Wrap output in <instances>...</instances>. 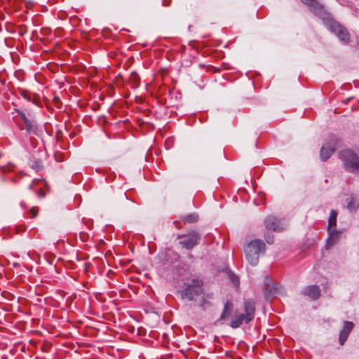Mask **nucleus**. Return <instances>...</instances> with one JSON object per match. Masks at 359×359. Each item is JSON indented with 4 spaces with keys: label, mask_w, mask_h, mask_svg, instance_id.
<instances>
[{
    "label": "nucleus",
    "mask_w": 359,
    "mask_h": 359,
    "mask_svg": "<svg viewBox=\"0 0 359 359\" xmlns=\"http://www.w3.org/2000/svg\"><path fill=\"white\" fill-rule=\"evenodd\" d=\"M301 1L313 7L315 14L322 19L326 28L334 34L342 44L347 45L349 43L350 34L348 29L334 20L316 0H301Z\"/></svg>",
    "instance_id": "f257e3e1"
},
{
    "label": "nucleus",
    "mask_w": 359,
    "mask_h": 359,
    "mask_svg": "<svg viewBox=\"0 0 359 359\" xmlns=\"http://www.w3.org/2000/svg\"><path fill=\"white\" fill-rule=\"evenodd\" d=\"M245 313H238L236 311L234 316L230 323V326L233 329H237L241 326L243 322L246 324L250 323L255 318V303L252 299L246 300L244 302Z\"/></svg>",
    "instance_id": "f03ea898"
},
{
    "label": "nucleus",
    "mask_w": 359,
    "mask_h": 359,
    "mask_svg": "<svg viewBox=\"0 0 359 359\" xmlns=\"http://www.w3.org/2000/svg\"><path fill=\"white\" fill-rule=\"evenodd\" d=\"M266 250V245L260 239L251 241L244 248L246 259L252 266H256L259 262L261 253L264 254Z\"/></svg>",
    "instance_id": "7ed1b4c3"
},
{
    "label": "nucleus",
    "mask_w": 359,
    "mask_h": 359,
    "mask_svg": "<svg viewBox=\"0 0 359 359\" xmlns=\"http://www.w3.org/2000/svg\"><path fill=\"white\" fill-rule=\"evenodd\" d=\"M182 299L195 301L196 297L203 294V282L198 279H193L190 283L184 284V289L178 291Z\"/></svg>",
    "instance_id": "20e7f679"
},
{
    "label": "nucleus",
    "mask_w": 359,
    "mask_h": 359,
    "mask_svg": "<svg viewBox=\"0 0 359 359\" xmlns=\"http://www.w3.org/2000/svg\"><path fill=\"white\" fill-rule=\"evenodd\" d=\"M339 158L344 163L346 171L355 173L359 170L358 155L351 149H344L339 153Z\"/></svg>",
    "instance_id": "39448f33"
},
{
    "label": "nucleus",
    "mask_w": 359,
    "mask_h": 359,
    "mask_svg": "<svg viewBox=\"0 0 359 359\" xmlns=\"http://www.w3.org/2000/svg\"><path fill=\"white\" fill-rule=\"evenodd\" d=\"M339 140L338 137L332 135L329 137L328 140L322 146L320 156L323 161H327L334 152L337 147L339 146Z\"/></svg>",
    "instance_id": "423d86ee"
},
{
    "label": "nucleus",
    "mask_w": 359,
    "mask_h": 359,
    "mask_svg": "<svg viewBox=\"0 0 359 359\" xmlns=\"http://www.w3.org/2000/svg\"><path fill=\"white\" fill-rule=\"evenodd\" d=\"M180 243L186 249L190 250L196 246L201 240V236L196 231H192L188 235L182 236Z\"/></svg>",
    "instance_id": "0eeeda50"
},
{
    "label": "nucleus",
    "mask_w": 359,
    "mask_h": 359,
    "mask_svg": "<svg viewBox=\"0 0 359 359\" xmlns=\"http://www.w3.org/2000/svg\"><path fill=\"white\" fill-rule=\"evenodd\" d=\"M282 289L283 288L280 285L272 283L271 278L269 276H266L264 294L265 299L267 301L269 300L271 297L280 294L282 291Z\"/></svg>",
    "instance_id": "6e6552de"
},
{
    "label": "nucleus",
    "mask_w": 359,
    "mask_h": 359,
    "mask_svg": "<svg viewBox=\"0 0 359 359\" xmlns=\"http://www.w3.org/2000/svg\"><path fill=\"white\" fill-rule=\"evenodd\" d=\"M233 304L229 301H226L224 305V308H223L222 312L220 315V317L218 320H217V321L215 322V324H217V325L225 324L226 322L229 320V317L231 316V314L233 313Z\"/></svg>",
    "instance_id": "1a4fd4ad"
},
{
    "label": "nucleus",
    "mask_w": 359,
    "mask_h": 359,
    "mask_svg": "<svg viewBox=\"0 0 359 359\" xmlns=\"http://www.w3.org/2000/svg\"><path fill=\"white\" fill-rule=\"evenodd\" d=\"M265 227L273 231H281L283 227L281 226L280 220L273 215H269L264 220Z\"/></svg>",
    "instance_id": "9d476101"
},
{
    "label": "nucleus",
    "mask_w": 359,
    "mask_h": 359,
    "mask_svg": "<svg viewBox=\"0 0 359 359\" xmlns=\"http://www.w3.org/2000/svg\"><path fill=\"white\" fill-rule=\"evenodd\" d=\"M344 326L342 330L340 331L339 336V342L340 345H344L346 342L349 334L352 331L354 324L352 322L344 320L343 322Z\"/></svg>",
    "instance_id": "9b49d317"
},
{
    "label": "nucleus",
    "mask_w": 359,
    "mask_h": 359,
    "mask_svg": "<svg viewBox=\"0 0 359 359\" xmlns=\"http://www.w3.org/2000/svg\"><path fill=\"white\" fill-rule=\"evenodd\" d=\"M329 236L326 241V248H329L330 247L334 245L341 238L342 234L341 230H337L336 229H327Z\"/></svg>",
    "instance_id": "f8f14e48"
},
{
    "label": "nucleus",
    "mask_w": 359,
    "mask_h": 359,
    "mask_svg": "<svg viewBox=\"0 0 359 359\" xmlns=\"http://www.w3.org/2000/svg\"><path fill=\"white\" fill-rule=\"evenodd\" d=\"M302 293L313 300H317L321 294L320 289L316 285L305 287L302 290Z\"/></svg>",
    "instance_id": "ddd939ff"
},
{
    "label": "nucleus",
    "mask_w": 359,
    "mask_h": 359,
    "mask_svg": "<svg viewBox=\"0 0 359 359\" xmlns=\"http://www.w3.org/2000/svg\"><path fill=\"white\" fill-rule=\"evenodd\" d=\"M25 128L28 134L37 135L38 127L35 121L27 119V121L23 122Z\"/></svg>",
    "instance_id": "4468645a"
},
{
    "label": "nucleus",
    "mask_w": 359,
    "mask_h": 359,
    "mask_svg": "<svg viewBox=\"0 0 359 359\" xmlns=\"http://www.w3.org/2000/svg\"><path fill=\"white\" fill-rule=\"evenodd\" d=\"M337 212L334 210H332L328 219L327 229L335 227L337 226Z\"/></svg>",
    "instance_id": "2eb2a0df"
},
{
    "label": "nucleus",
    "mask_w": 359,
    "mask_h": 359,
    "mask_svg": "<svg viewBox=\"0 0 359 359\" xmlns=\"http://www.w3.org/2000/svg\"><path fill=\"white\" fill-rule=\"evenodd\" d=\"M182 219L187 223H195L198 219V215L196 213H190L182 217Z\"/></svg>",
    "instance_id": "dca6fc26"
},
{
    "label": "nucleus",
    "mask_w": 359,
    "mask_h": 359,
    "mask_svg": "<svg viewBox=\"0 0 359 359\" xmlns=\"http://www.w3.org/2000/svg\"><path fill=\"white\" fill-rule=\"evenodd\" d=\"M199 306L203 310H206L208 307L211 306V304L210 302L205 299L204 296H203L201 299Z\"/></svg>",
    "instance_id": "f3484780"
},
{
    "label": "nucleus",
    "mask_w": 359,
    "mask_h": 359,
    "mask_svg": "<svg viewBox=\"0 0 359 359\" xmlns=\"http://www.w3.org/2000/svg\"><path fill=\"white\" fill-rule=\"evenodd\" d=\"M358 208V204H356L354 200H351L347 204V209L350 211H355Z\"/></svg>",
    "instance_id": "a211bd4d"
},
{
    "label": "nucleus",
    "mask_w": 359,
    "mask_h": 359,
    "mask_svg": "<svg viewBox=\"0 0 359 359\" xmlns=\"http://www.w3.org/2000/svg\"><path fill=\"white\" fill-rule=\"evenodd\" d=\"M20 94L26 100L31 101V99H32L31 95H30V93L28 92L27 90H23V89H20Z\"/></svg>",
    "instance_id": "6ab92c4d"
},
{
    "label": "nucleus",
    "mask_w": 359,
    "mask_h": 359,
    "mask_svg": "<svg viewBox=\"0 0 359 359\" xmlns=\"http://www.w3.org/2000/svg\"><path fill=\"white\" fill-rule=\"evenodd\" d=\"M229 278L231 280V282L233 283V285H238L239 283V278L237 276H236L235 274H233L232 273H231L229 274Z\"/></svg>",
    "instance_id": "aec40b11"
},
{
    "label": "nucleus",
    "mask_w": 359,
    "mask_h": 359,
    "mask_svg": "<svg viewBox=\"0 0 359 359\" xmlns=\"http://www.w3.org/2000/svg\"><path fill=\"white\" fill-rule=\"evenodd\" d=\"M264 238L268 244H273L274 242V237L273 234H266Z\"/></svg>",
    "instance_id": "412c9836"
},
{
    "label": "nucleus",
    "mask_w": 359,
    "mask_h": 359,
    "mask_svg": "<svg viewBox=\"0 0 359 359\" xmlns=\"http://www.w3.org/2000/svg\"><path fill=\"white\" fill-rule=\"evenodd\" d=\"M100 261L102 262V264H104V259H99V258H98V257H95V258L93 259V263L91 262V264H90L91 267H92L94 264H95V265H97H97L99 264V263H100Z\"/></svg>",
    "instance_id": "4be33fe9"
},
{
    "label": "nucleus",
    "mask_w": 359,
    "mask_h": 359,
    "mask_svg": "<svg viewBox=\"0 0 359 359\" xmlns=\"http://www.w3.org/2000/svg\"><path fill=\"white\" fill-rule=\"evenodd\" d=\"M30 213H32V218L35 217L37 215L38 213V209L36 208H32L30 210Z\"/></svg>",
    "instance_id": "5701e85b"
},
{
    "label": "nucleus",
    "mask_w": 359,
    "mask_h": 359,
    "mask_svg": "<svg viewBox=\"0 0 359 359\" xmlns=\"http://www.w3.org/2000/svg\"><path fill=\"white\" fill-rule=\"evenodd\" d=\"M32 167L36 170H39L42 168L41 161H36L35 164L32 165Z\"/></svg>",
    "instance_id": "b1692460"
},
{
    "label": "nucleus",
    "mask_w": 359,
    "mask_h": 359,
    "mask_svg": "<svg viewBox=\"0 0 359 359\" xmlns=\"http://www.w3.org/2000/svg\"><path fill=\"white\" fill-rule=\"evenodd\" d=\"M97 72V69H94L93 68V67H91V83H90V85H91V90H93V86L94 84H95V81H93L92 79L93 77V72Z\"/></svg>",
    "instance_id": "393cba45"
},
{
    "label": "nucleus",
    "mask_w": 359,
    "mask_h": 359,
    "mask_svg": "<svg viewBox=\"0 0 359 359\" xmlns=\"http://www.w3.org/2000/svg\"><path fill=\"white\" fill-rule=\"evenodd\" d=\"M18 114L21 117V118L23 121V122L27 121V120L28 119L27 118L26 115L25 114V113H23V112H18Z\"/></svg>",
    "instance_id": "a878e982"
},
{
    "label": "nucleus",
    "mask_w": 359,
    "mask_h": 359,
    "mask_svg": "<svg viewBox=\"0 0 359 359\" xmlns=\"http://www.w3.org/2000/svg\"><path fill=\"white\" fill-rule=\"evenodd\" d=\"M170 4V0H163L162 2L163 6H168Z\"/></svg>",
    "instance_id": "bb28decb"
},
{
    "label": "nucleus",
    "mask_w": 359,
    "mask_h": 359,
    "mask_svg": "<svg viewBox=\"0 0 359 359\" xmlns=\"http://www.w3.org/2000/svg\"><path fill=\"white\" fill-rule=\"evenodd\" d=\"M93 320L91 319V326H90V328H91V337L93 336V330H97V328H95L93 325Z\"/></svg>",
    "instance_id": "cd10ccee"
},
{
    "label": "nucleus",
    "mask_w": 359,
    "mask_h": 359,
    "mask_svg": "<svg viewBox=\"0 0 359 359\" xmlns=\"http://www.w3.org/2000/svg\"><path fill=\"white\" fill-rule=\"evenodd\" d=\"M39 197H43L44 196V193L42 190H40L39 193Z\"/></svg>",
    "instance_id": "c85d7f7f"
},
{
    "label": "nucleus",
    "mask_w": 359,
    "mask_h": 359,
    "mask_svg": "<svg viewBox=\"0 0 359 359\" xmlns=\"http://www.w3.org/2000/svg\"><path fill=\"white\" fill-rule=\"evenodd\" d=\"M94 296H95V298L97 301H100V299H99V297H100V295L99 294L95 293V294H94Z\"/></svg>",
    "instance_id": "c756f323"
},
{
    "label": "nucleus",
    "mask_w": 359,
    "mask_h": 359,
    "mask_svg": "<svg viewBox=\"0 0 359 359\" xmlns=\"http://www.w3.org/2000/svg\"><path fill=\"white\" fill-rule=\"evenodd\" d=\"M1 359H8L6 355H3Z\"/></svg>",
    "instance_id": "7c9ffc66"
},
{
    "label": "nucleus",
    "mask_w": 359,
    "mask_h": 359,
    "mask_svg": "<svg viewBox=\"0 0 359 359\" xmlns=\"http://www.w3.org/2000/svg\"><path fill=\"white\" fill-rule=\"evenodd\" d=\"M188 257H189V258H191V259H192V258H193V255H192L191 254H189V255H188Z\"/></svg>",
    "instance_id": "2f4dec72"
},
{
    "label": "nucleus",
    "mask_w": 359,
    "mask_h": 359,
    "mask_svg": "<svg viewBox=\"0 0 359 359\" xmlns=\"http://www.w3.org/2000/svg\"><path fill=\"white\" fill-rule=\"evenodd\" d=\"M32 187H33V184H29V189H32Z\"/></svg>",
    "instance_id": "473e14b6"
},
{
    "label": "nucleus",
    "mask_w": 359,
    "mask_h": 359,
    "mask_svg": "<svg viewBox=\"0 0 359 359\" xmlns=\"http://www.w3.org/2000/svg\"><path fill=\"white\" fill-rule=\"evenodd\" d=\"M93 302V299H91V303ZM90 314H93V311H91Z\"/></svg>",
    "instance_id": "72a5a7b5"
},
{
    "label": "nucleus",
    "mask_w": 359,
    "mask_h": 359,
    "mask_svg": "<svg viewBox=\"0 0 359 359\" xmlns=\"http://www.w3.org/2000/svg\"><path fill=\"white\" fill-rule=\"evenodd\" d=\"M207 297L210 298L211 295L208 294Z\"/></svg>",
    "instance_id": "f704fd0d"
}]
</instances>
